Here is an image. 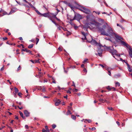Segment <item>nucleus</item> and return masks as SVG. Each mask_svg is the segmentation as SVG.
Here are the masks:
<instances>
[{
  "label": "nucleus",
  "instance_id": "obj_1",
  "mask_svg": "<svg viewBox=\"0 0 132 132\" xmlns=\"http://www.w3.org/2000/svg\"><path fill=\"white\" fill-rule=\"evenodd\" d=\"M94 17L92 14L88 15L86 16L87 21L88 22V24L89 25L88 26L90 29L97 28L101 32V35L115 37L116 39L120 41V42L121 40H123L122 38L116 34L115 31L107 23H105L106 26L104 25L103 28H101L102 24L95 21L93 19Z\"/></svg>",
  "mask_w": 132,
  "mask_h": 132
},
{
  "label": "nucleus",
  "instance_id": "obj_2",
  "mask_svg": "<svg viewBox=\"0 0 132 132\" xmlns=\"http://www.w3.org/2000/svg\"><path fill=\"white\" fill-rule=\"evenodd\" d=\"M120 43L123 45L126 46L128 48H129V51H128L129 54L130 56L132 57V49L128 45V44L122 40H121Z\"/></svg>",
  "mask_w": 132,
  "mask_h": 132
},
{
  "label": "nucleus",
  "instance_id": "obj_3",
  "mask_svg": "<svg viewBox=\"0 0 132 132\" xmlns=\"http://www.w3.org/2000/svg\"><path fill=\"white\" fill-rule=\"evenodd\" d=\"M106 49L108 50V51H109L112 55H115L118 57L120 56V54H117V51L116 50H114L112 48L110 47H106Z\"/></svg>",
  "mask_w": 132,
  "mask_h": 132
},
{
  "label": "nucleus",
  "instance_id": "obj_4",
  "mask_svg": "<svg viewBox=\"0 0 132 132\" xmlns=\"http://www.w3.org/2000/svg\"><path fill=\"white\" fill-rule=\"evenodd\" d=\"M80 10L86 14H88L90 13V10L86 9L84 7H82L81 9H80Z\"/></svg>",
  "mask_w": 132,
  "mask_h": 132
},
{
  "label": "nucleus",
  "instance_id": "obj_5",
  "mask_svg": "<svg viewBox=\"0 0 132 132\" xmlns=\"http://www.w3.org/2000/svg\"><path fill=\"white\" fill-rule=\"evenodd\" d=\"M91 38V40L90 41H89V42H91L92 44H95L97 45V46H99L100 47L102 46L101 45L98 44L95 40H93L92 38Z\"/></svg>",
  "mask_w": 132,
  "mask_h": 132
},
{
  "label": "nucleus",
  "instance_id": "obj_6",
  "mask_svg": "<svg viewBox=\"0 0 132 132\" xmlns=\"http://www.w3.org/2000/svg\"><path fill=\"white\" fill-rule=\"evenodd\" d=\"M74 18L77 20H80L81 19V16L79 14H75Z\"/></svg>",
  "mask_w": 132,
  "mask_h": 132
},
{
  "label": "nucleus",
  "instance_id": "obj_7",
  "mask_svg": "<svg viewBox=\"0 0 132 132\" xmlns=\"http://www.w3.org/2000/svg\"><path fill=\"white\" fill-rule=\"evenodd\" d=\"M24 113L26 117H28L29 115V113L27 110L24 111Z\"/></svg>",
  "mask_w": 132,
  "mask_h": 132
},
{
  "label": "nucleus",
  "instance_id": "obj_8",
  "mask_svg": "<svg viewBox=\"0 0 132 132\" xmlns=\"http://www.w3.org/2000/svg\"><path fill=\"white\" fill-rule=\"evenodd\" d=\"M49 13H46L44 14H41V15L45 17H47L48 16Z\"/></svg>",
  "mask_w": 132,
  "mask_h": 132
},
{
  "label": "nucleus",
  "instance_id": "obj_9",
  "mask_svg": "<svg viewBox=\"0 0 132 132\" xmlns=\"http://www.w3.org/2000/svg\"><path fill=\"white\" fill-rule=\"evenodd\" d=\"M97 52H98V54H96V55H97L98 54L100 56H101L102 53V50H101L100 52H99V50H98L97 51Z\"/></svg>",
  "mask_w": 132,
  "mask_h": 132
},
{
  "label": "nucleus",
  "instance_id": "obj_10",
  "mask_svg": "<svg viewBox=\"0 0 132 132\" xmlns=\"http://www.w3.org/2000/svg\"><path fill=\"white\" fill-rule=\"evenodd\" d=\"M105 68L106 70H107L108 71H111L112 69L111 68H109L106 66H105Z\"/></svg>",
  "mask_w": 132,
  "mask_h": 132
},
{
  "label": "nucleus",
  "instance_id": "obj_11",
  "mask_svg": "<svg viewBox=\"0 0 132 132\" xmlns=\"http://www.w3.org/2000/svg\"><path fill=\"white\" fill-rule=\"evenodd\" d=\"M60 101L59 100H58L55 103V105L56 106H58L59 105V104L60 103Z\"/></svg>",
  "mask_w": 132,
  "mask_h": 132
},
{
  "label": "nucleus",
  "instance_id": "obj_12",
  "mask_svg": "<svg viewBox=\"0 0 132 132\" xmlns=\"http://www.w3.org/2000/svg\"><path fill=\"white\" fill-rule=\"evenodd\" d=\"M43 76V73L41 72H39L38 75V77L40 78Z\"/></svg>",
  "mask_w": 132,
  "mask_h": 132
},
{
  "label": "nucleus",
  "instance_id": "obj_13",
  "mask_svg": "<svg viewBox=\"0 0 132 132\" xmlns=\"http://www.w3.org/2000/svg\"><path fill=\"white\" fill-rule=\"evenodd\" d=\"M19 112L20 115V116L23 119L24 118V117L23 116V113L21 112L20 111H19Z\"/></svg>",
  "mask_w": 132,
  "mask_h": 132
},
{
  "label": "nucleus",
  "instance_id": "obj_14",
  "mask_svg": "<svg viewBox=\"0 0 132 132\" xmlns=\"http://www.w3.org/2000/svg\"><path fill=\"white\" fill-rule=\"evenodd\" d=\"M87 121L88 123H90L92 121L90 119H88L87 120L86 119L85 120L84 122H86Z\"/></svg>",
  "mask_w": 132,
  "mask_h": 132
},
{
  "label": "nucleus",
  "instance_id": "obj_15",
  "mask_svg": "<svg viewBox=\"0 0 132 132\" xmlns=\"http://www.w3.org/2000/svg\"><path fill=\"white\" fill-rule=\"evenodd\" d=\"M72 114V113H71L70 110H68V111L66 113V115H68L70 114Z\"/></svg>",
  "mask_w": 132,
  "mask_h": 132
},
{
  "label": "nucleus",
  "instance_id": "obj_16",
  "mask_svg": "<svg viewBox=\"0 0 132 132\" xmlns=\"http://www.w3.org/2000/svg\"><path fill=\"white\" fill-rule=\"evenodd\" d=\"M99 101H100L102 102L103 103H104L106 101V100H104L103 99L100 98L99 99Z\"/></svg>",
  "mask_w": 132,
  "mask_h": 132
},
{
  "label": "nucleus",
  "instance_id": "obj_17",
  "mask_svg": "<svg viewBox=\"0 0 132 132\" xmlns=\"http://www.w3.org/2000/svg\"><path fill=\"white\" fill-rule=\"evenodd\" d=\"M71 117L74 120H75L76 119V117L74 115H72Z\"/></svg>",
  "mask_w": 132,
  "mask_h": 132
},
{
  "label": "nucleus",
  "instance_id": "obj_18",
  "mask_svg": "<svg viewBox=\"0 0 132 132\" xmlns=\"http://www.w3.org/2000/svg\"><path fill=\"white\" fill-rule=\"evenodd\" d=\"M33 44H30L29 45L28 47L29 48H31L33 47Z\"/></svg>",
  "mask_w": 132,
  "mask_h": 132
},
{
  "label": "nucleus",
  "instance_id": "obj_19",
  "mask_svg": "<svg viewBox=\"0 0 132 132\" xmlns=\"http://www.w3.org/2000/svg\"><path fill=\"white\" fill-rule=\"evenodd\" d=\"M128 69L129 71L130 72H132V70L130 68L129 64H128Z\"/></svg>",
  "mask_w": 132,
  "mask_h": 132
},
{
  "label": "nucleus",
  "instance_id": "obj_20",
  "mask_svg": "<svg viewBox=\"0 0 132 132\" xmlns=\"http://www.w3.org/2000/svg\"><path fill=\"white\" fill-rule=\"evenodd\" d=\"M26 50L25 51H26L28 53H31V52L30 50H28L27 49L25 48Z\"/></svg>",
  "mask_w": 132,
  "mask_h": 132
},
{
  "label": "nucleus",
  "instance_id": "obj_21",
  "mask_svg": "<svg viewBox=\"0 0 132 132\" xmlns=\"http://www.w3.org/2000/svg\"><path fill=\"white\" fill-rule=\"evenodd\" d=\"M51 13H49L48 15V16H47V17L49 18L50 19H51Z\"/></svg>",
  "mask_w": 132,
  "mask_h": 132
},
{
  "label": "nucleus",
  "instance_id": "obj_22",
  "mask_svg": "<svg viewBox=\"0 0 132 132\" xmlns=\"http://www.w3.org/2000/svg\"><path fill=\"white\" fill-rule=\"evenodd\" d=\"M14 90L15 92L16 93H18L19 91V90H18V89L16 87L14 88Z\"/></svg>",
  "mask_w": 132,
  "mask_h": 132
},
{
  "label": "nucleus",
  "instance_id": "obj_23",
  "mask_svg": "<svg viewBox=\"0 0 132 132\" xmlns=\"http://www.w3.org/2000/svg\"><path fill=\"white\" fill-rule=\"evenodd\" d=\"M68 110H72V107H71V106H68Z\"/></svg>",
  "mask_w": 132,
  "mask_h": 132
},
{
  "label": "nucleus",
  "instance_id": "obj_24",
  "mask_svg": "<svg viewBox=\"0 0 132 132\" xmlns=\"http://www.w3.org/2000/svg\"><path fill=\"white\" fill-rule=\"evenodd\" d=\"M51 14L53 17L55 18H56V15L54 14L53 13H51Z\"/></svg>",
  "mask_w": 132,
  "mask_h": 132
},
{
  "label": "nucleus",
  "instance_id": "obj_25",
  "mask_svg": "<svg viewBox=\"0 0 132 132\" xmlns=\"http://www.w3.org/2000/svg\"><path fill=\"white\" fill-rule=\"evenodd\" d=\"M82 34L84 35V36H85V38H84V39H86V35H85V32H82Z\"/></svg>",
  "mask_w": 132,
  "mask_h": 132
},
{
  "label": "nucleus",
  "instance_id": "obj_26",
  "mask_svg": "<svg viewBox=\"0 0 132 132\" xmlns=\"http://www.w3.org/2000/svg\"><path fill=\"white\" fill-rule=\"evenodd\" d=\"M88 60V59H84V60L83 61V63H85L86 62H87V61Z\"/></svg>",
  "mask_w": 132,
  "mask_h": 132
},
{
  "label": "nucleus",
  "instance_id": "obj_27",
  "mask_svg": "<svg viewBox=\"0 0 132 132\" xmlns=\"http://www.w3.org/2000/svg\"><path fill=\"white\" fill-rule=\"evenodd\" d=\"M116 86H120V84L119 82H117L116 84Z\"/></svg>",
  "mask_w": 132,
  "mask_h": 132
},
{
  "label": "nucleus",
  "instance_id": "obj_28",
  "mask_svg": "<svg viewBox=\"0 0 132 132\" xmlns=\"http://www.w3.org/2000/svg\"><path fill=\"white\" fill-rule=\"evenodd\" d=\"M107 108L109 110H113V109L112 107H108Z\"/></svg>",
  "mask_w": 132,
  "mask_h": 132
},
{
  "label": "nucleus",
  "instance_id": "obj_29",
  "mask_svg": "<svg viewBox=\"0 0 132 132\" xmlns=\"http://www.w3.org/2000/svg\"><path fill=\"white\" fill-rule=\"evenodd\" d=\"M68 5L71 8L73 7L72 5L70 4V3H68Z\"/></svg>",
  "mask_w": 132,
  "mask_h": 132
},
{
  "label": "nucleus",
  "instance_id": "obj_30",
  "mask_svg": "<svg viewBox=\"0 0 132 132\" xmlns=\"http://www.w3.org/2000/svg\"><path fill=\"white\" fill-rule=\"evenodd\" d=\"M57 28L58 29H59V30H61V28H62V29H63V28L62 27H61V26H59V27H57Z\"/></svg>",
  "mask_w": 132,
  "mask_h": 132
},
{
  "label": "nucleus",
  "instance_id": "obj_31",
  "mask_svg": "<svg viewBox=\"0 0 132 132\" xmlns=\"http://www.w3.org/2000/svg\"><path fill=\"white\" fill-rule=\"evenodd\" d=\"M21 66H20V65L17 69V71H18L20 70L21 69Z\"/></svg>",
  "mask_w": 132,
  "mask_h": 132
},
{
  "label": "nucleus",
  "instance_id": "obj_32",
  "mask_svg": "<svg viewBox=\"0 0 132 132\" xmlns=\"http://www.w3.org/2000/svg\"><path fill=\"white\" fill-rule=\"evenodd\" d=\"M107 89L109 90H111V88L109 86H108L107 88Z\"/></svg>",
  "mask_w": 132,
  "mask_h": 132
},
{
  "label": "nucleus",
  "instance_id": "obj_33",
  "mask_svg": "<svg viewBox=\"0 0 132 132\" xmlns=\"http://www.w3.org/2000/svg\"><path fill=\"white\" fill-rule=\"evenodd\" d=\"M36 44H37L38 42V41H39V39L38 38H37L36 39Z\"/></svg>",
  "mask_w": 132,
  "mask_h": 132
},
{
  "label": "nucleus",
  "instance_id": "obj_34",
  "mask_svg": "<svg viewBox=\"0 0 132 132\" xmlns=\"http://www.w3.org/2000/svg\"><path fill=\"white\" fill-rule=\"evenodd\" d=\"M62 2L63 3H64L65 4L67 5H68V3L67 2L65 1H62Z\"/></svg>",
  "mask_w": 132,
  "mask_h": 132
},
{
  "label": "nucleus",
  "instance_id": "obj_35",
  "mask_svg": "<svg viewBox=\"0 0 132 132\" xmlns=\"http://www.w3.org/2000/svg\"><path fill=\"white\" fill-rule=\"evenodd\" d=\"M36 11L38 14L41 15L42 14L38 10H36Z\"/></svg>",
  "mask_w": 132,
  "mask_h": 132
},
{
  "label": "nucleus",
  "instance_id": "obj_36",
  "mask_svg": "<svg viewBox=\"0 0 132 132\" xmlns=\"http://www.w3.org/2000/svg\"><path fill=\"white\" fill-rule=\"evenodd\" d=\"M52 127L53 129H54L56 127V125L55 124H53L52 125Z\"/></svg>",
  "mask_w": 132,
  "mask_h": 132
},
{
  "label": "nucleus",
  "instance_id": "obj_37",
  "mask_svg": "<svg viewBox=\"0 0 132 132\" xmlns=\"http://www.w3.org/2000/svg\"><path fill=\"white\" fill-rule=\"evenodd\" d=\"M70 68H72V69H73L74 68H76V66H70Z\"/></svg>",
  "mask_w": 132,
  "mask_h": 132
},
{
  "label": "nucleus",
  "instance_id": "obj_38",
  "mask_svg": "<svg viewBox=\"0 0 132 132\" xmlns=\"http://www.w3.org/2000/svg\"><path fill=\"white\" fill-rule=\"evenodd\" d=\"M42 90L43 92H44L46 91V90L44 88L42 89Z\"/></svg>",
  "mask_w": 132,
  "mask_h": 132
},
{
  "label": "nucleus",
  "instance_id": "obj_39",
  "mask_svg": "<svg viewBox=\"0 0 132 132\" xmlns=\"http://www.w3.org/2000/svg\"><path fill=\"white\" fill-rule=\"evenodd\" d=\"M73 91H75L76 92H77V91L78 90V89H73Z\"/></svg>",
  "mask_w": 132,
  "mask_h": 132
},
{
  "label": "nucleus",
  "instance_id": "obj_40",
  "mask_svg": "<svg viewBox=\"0 0 132 132\" xmlns=\"http://www.w3.org/2000/svg\"><path fill=\"white\" fill-rule=\"evenodd\" d=\"M25 127L26 129H28V125H26L25 126Z\"/></svg>",
  "mask_w": 132,
  "mask_h": 132
},
{
  "label": "nucleus",
  "instance_id": "obj_41",
  "mask_svg": "<svg viewBox=\"0 0 132 132\" xmlns=\"http://www.w3.org/2000/svg\"><path fill=\"white\" fill-rule=\"evenodd\" d=\"M99 65H100L103 68H105V66H104L102 64H99Z\"/></svg>",
  "mask_w": 132,
  "mask_h": 132
},
{
  "label": "nucleus",
  "instance_id": "obj_42",
  "mask_svg": "<svg viewBox=\"0 0 132 132\" xmlns=\"http://www.w3.org/2000/svg\"><path fill=\"white\" fill-rule=\"evenodd\" d=\"M111 90H115V88L114 87H112L111 88Z\"/></svg>",
  "mask_w": 132,
  "mask_h": 132
},
{
  "label": "nucleus",
  "instance_id": "obj_43",
  "mask_svg": "<svg viewBox=\"0 0 132 132\" xmlns=\"http://www.w3.org/2000/svg\"><path fill=\"white\" fill-rule=\"evenodd\" d=\"M93 12H95L96 14H97L98 15H99L100 14V12H96L95 11H94Z\"/></svg>",
  "mask_w": 132,
  "mask_h": 132
},
{
  "label": "nucleus",
  "instance_id": "obj_44",
  "mask_svg": "<svg viewBox=\"0 0 132 132\" xmlns=\"http://www.w3.org/2000/svg\"><path fill=\"white\" fill-rule=\"evenodd\" d=\"M110 71H108V72H109V74H109V75L110 76H111V72Z\"/></svg>",
  "mask_w": 132,
  "mask_h": 132
},
{
  "label": "nucleus",
  "instance_id": "obj_45",
  "mask_svg": "<svg viewBox=\"0 0 132 132\" xmlns=\"http://www.w3.org/2000/svg\"><path fill=\"white\" fill-rule=\"evenodd\" d=\"M35 63H38L39 62L38 60H36L35 61Z\"/></svg>",
  "mask_w": 132,
  "mask_h": 132
},
{
  "label": "nucleus",
  "instance_id": "obj_46",
  "mask_svg": "<svg viewBox=\"0 0 132 132\" xmlns=\"http://www.w3.org/2000/svg\"><path fill=\"white\" fill-rule=\"evenodd\" d=\"M18 107L19 108V109L21 110L23 109V107L22 106L19 107V106H18Z\"/></svg>",
  "mask_w": 132,
  "mask_h": 132
},
{
  "label": "nucleus",
  "instance_id": "obj_47",
  "mask_svg": "<svg viewBox=\"0 0 132 132\" xmlns=\"http://www.w3.org/2000/svg\"><path fill=\"white\" fill-rule=\"evenodd\" d=\"M18 95L19 96H20L22 95V94L20 93H18Z\"/></svg>",
  "mask_w": 132,
  "mask_h": 132
},
{
  "label": "nucleus",
  "instance_id": "obj_48",
  "mask_svg": "<svg viewBox=\"0 0 132 132\" xmlns=\"http://www.w3.org/2000/svg\"><path fill=\"white\" fill-rule=\"evenodd\" d=\"M3 39L4 40H5L7 39V38L6 37H4L3 38Z\"/></svg>",
  "mask_w": 132,
  "mask_h": 132
},
{
  "label": "nucleus",
  "instance_id": "obj_49",
  "mask_svg": "<svg viewBox=\"0 0 132 132\" xmlns=\"http://www.w3.org/2000/svg\"><path fill=\"white\" fill-rule=\"evenodd\" d=\"M50 19L51 20V21H52V22H53L54 23V24H55L56 22H55L54 21H53V20H52L51 19Z\"/></svg>",
  "mask_w": 132,
  "mask_h": 132
},
{
  "label": "nucleus",
  "instance_id": "obj_50",
  "mask_svg": "<svg viewBox=\"0 0 132 132\" xmlns=\"http://www.w3.org/2000/svg\"><path fill=\"white\" fill-rule=\"evenodd\" d=\"M83 70L84 72H87V70H86V69L85 68Z\"/></svg>",
  "mask_w": 132,
  "mask_h": 132
},
{
  "label": "nucleus",
  "instance_id": "obj_51",
  "mask_svg": "<svg viewBox=\"0 0 132 132\" xmlns=\"http://www.w3.org/2000/svg\"><path fill=\"white\" fill-rule=\"evenodd\" d=\"M44 98H50V97H48V96H44Z\"/></svg>",
  "mask_w": 132,
  "mask_h": 132
},
{
  "label": "nucleus",
  "instance_id": "obj_52",
  "mask_svg": "<svg viewBox=\"0 0 132 132\" xmlns=\"http://www.w3.org/2000/svg\"><path fill=\"white\" fill-rule=\"evenodd\" d=\"M73 84L72 85V86H74L75 87V84L74 81H73Z\"/></svg>",
  "mask_w": 132,
  "mask_h": 132
},
{
  "label": "nucleus",
  "instance_id": "obj_53",
  "mask_svg": "<svg viewBox=\"0 0 132 132\" xmlns=\"http://www.w3.org/2000/svg\"><path fill=\"white\" fill-rule=\"evenodd\" d=\"M116 123L117 124V125H118V126H119L120 125V123L119 122L117 121L116 122Z\"/></svg>",
  "mask_w": 132,
  "mask_h": 132
},
{
  "label": "nucleus",
  "instance_id": "obj_54",
  "mask_svg": "<svg viewBox=\"0 0 132 132\" xmlns=\"http://www.w3.org/2000/svg\"><path fill=\"white\" fill-rule=\"evenodd\" d=\"M78 28V27L77 26H75V29H77Z\"/></svg>",
  "mask_w": 132,
  "mask_h": 132
},
{
  "label": "nucleus",
  "instance_id": "obj_55",
  "mask_svg": "<svg viewBox=\"0 0 132 132\" xmlns=\"http://www.w3.org/2000/svg\"><path fill=\"white\" fill-rule=\"evenodd\" d=\"M52 82L55 84L56 83V81H55V80H53Z\"/></svg>",
  "mask_w": 132,
  "mask_h": 132
},
{
  "label": "nucleus",
  "instance_id": "obj_56",
  "mask_svg": "<svg viewBox=\"0 0 132 132\" xmlns=\"http://www.w3.org/2000/svg\"><path fill=\"white\" fill-rule=\"evenodd\" d=\"M15 11H13V10H12L10 12V13H13V12H15Z\"/></svg>",
  "mask_w": 132,
  "mask_h": 132
},
{
  "label": "nucleus",
  "instance_id": "obj_57",
  "mask_svg": "<svg viewBox=\"0 0 132 132\" xmlns=\"http://www.w3.org/2000/svg\"><path fill=\"white\" fill-rule=\"evenodd\" d=\"M58 49L61 51H62V50L61 49V48L60 47H59L58 48Z\"/></svg>",
  "mask_w": 132,
  "mask_h": 132
},
{
  "label": "nucleus",
  "instance_id": "obj_58",
  "mask_svg": "<svg viewBox=\"0 0 132 132\" xmlns=\"http://www.w3.org/2000/svg\"><path fill=\"white\" fill-rule=\"evenodd\" d=\"M120 27L122 29H124V28L122 27V26L121 25L120 26Z\"/></svg>",
  "mask_w": 132,
  "mask_h": 132
},
{
  "label": "nucleus",
  "instance_id": "obj_59",
  "mask_svg": "<svg viewBox=\"0 0 132 132\" xmlns=\"http://www.w3.org/2000/svg\"><path fill=\"white\" fill-rule=\"evenodd\" d=\"M46 131V130H45L44 129H43L42 130V131L43 132H45Z\"/></svg>",
  "mask_w": 132,
  "mask_h": 132
},
{
  "label": "nucleus",
  "instance_id": "obj_60",
  "mask_svg": "<svg viewBox=\"0 0 132 132\" xmlns=\"http://www.w3.org/2000/svg\"><path fill=\"white\" fill-rule=\"evenodd\" d=\"M67 93H68L70 94L71 92L69 90H68L67 91Z\"/></svg>",
  "mask_w": 132,
  "mask_h": 132
},
{
  "label": "nucleus",
  "instance_id": "obj_61",
  "mask_svg": "<svg viewBox=\"0 0 132 132\" xmlns=\"http://www.w3.org/2000/svg\"><path fill=\"white\" fill-rule=\"evenodd\" d=\"M95 129H96V128L95 127H93V128H92V130H95Z\"/></svg>",
  "mask_w": 132,
  "mask_h": 132
},
{
  "label": "nucleus",
  "instance_id": "obj_62",
  "mask_svg": "<svg viewBox=\"0 0 132 132\" xmlns=\"http://www.w3.org/2000/svg\"><path fill=\"white\" fill-rule=\"evenodd\" d=\"M44 82H47V80H46V79L44 80Z\"/></svg>",
  "mask_w": 132,
  "mask_h": 132
},
{
  "label": "nucleus",
  "instance_id": "obj_63",
  "mask_svg": "<svg viewBox=\"0 0 132 132\" xmlns=\"http://www.w3.org/2000/svg\"><path fill=\"white\" fill-rule=\"evenodd\" d=\"M19 39L20 40H23L22 38V37H20L19 38Z\"/></svg>",
  "mask_w": 132,
  "mask_h": 132
},
{
  "label": "nucleus",
  "instance_id": "obj_64",
  "mask_svg": "<svg viewBox=\"0 0 132 132\" xmlns=\"http://www.w3.org/2000/svg\"><path fill=\"white\" fill-rule=\"evenodd\" d=\"M45 127L46 130H48V127L47 126H45Z\"/></svg>",
  "mask_w": 132,
  "mask_h": 132
}]
</instances>
